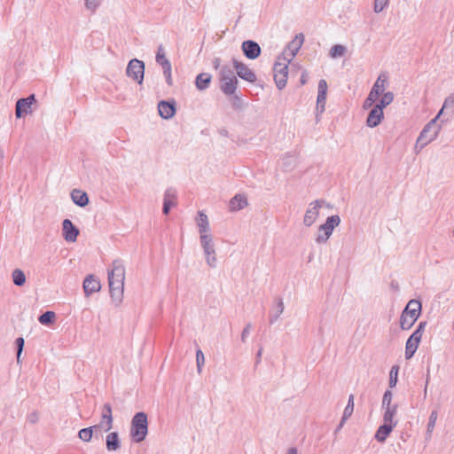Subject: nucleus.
<instances>
[{
  "mask_svg": "<svg viewBox=\"0 0 454 454\" xmlns=\"http://www.w3.org/2000/svg\"><path fill=\"white\" fill-rule=\"evenodd\" d=\"M125 281V266L121 259H115L108 270V285L110 294L116 305L120 304L123 298Z\"/></svg>",
  "mask_w": 454,
  "mask_h": 454,
  "instance_id": "obj_1",
  "label": "nucleus"
},
{
  "mask_svg": "<svg viewBox=\"0 0 454 454\" xmlns=\"http://www.w3.org/2000/svg\"><path fill=\"white\" fill-rule=\"evenodd\" d=\"M148 434L147 415L141 411L137 412L131 419L130 437L135 442L144 441Z\"/></svg>",
  "mask_w": 454,
  "mask_h": 454,
  "instance_id": "obj_2",
  "label": "nucleus"
},
{
  "mask_svg": "<svg viewBox=\"0 0 454 454\" xmlns=\"http://www.w3.org/2000/svg\"><path fill=\"white\" fill-rule=\"evenodd\" d=\"M421 303L418 300H411L400 317V326L403 330H409L419 317Z\"/></svg>",
  "mask_w": 454,
  "mask_h": 454,
  "instance_id": "obj_3",
  "label": "nucleus"
},
{
  "mask_svg": "<svg viewBox=\"0 0 454 454\" xmlns=\"http://www.w3.org/2000/svg\"><path fill=\"white\" fill-rule=\"evenodd\" d=\"M291 61L286 59V57H278L274 64V81L277 87L282 90L286 87L288 74V64Z\"/></svg>",
  "mask_w": 454,
  "mask_h": 454,
  "instance_id": "obj_4",
  "label": "nucleus"
},
{
  "mask_svg": "<svg viewBox=\"0 0 454 454\" xmlns=\"http://www.w3.org/2000/svg\"><path fill=\"white\" fill-rule=\"evenodd\" d=\"M340 223V218L338 215L327 217L325 223L318 227V232L315 239L317 244L325 243L333 234L335 227Z\"/></svg>",
  "mask_w": 454,
  "mask_h": 454,
  "instance_id": "obj_5",
  "label": "nucleus"
},
{
  "mask_svg": "<svg viewBox=\"0 0 454 454\" xmlns=\"http://www.w3.org/2000/svg\"><path fill=\"white\" fill-rule=\"evenodd\" d=\"M221 89L226 95L235 93L238 84V79L233 71L227 66H223L220 71Z\"/></svg>",
  "mask_w": 454,
  "mask_h": 454,
  "instance_id": "obj_6",
  "label": "nucleus"
},
{
  "mask_svg": "<svg viewBox=\"0 0 454 454\" xmlns=\"http://www.w3.org/2000/svg\"><path fill=\"white\" fill-rule=\"evenodd\" d=\"M387 84V80L386 75L380 74L378 76L376 82H374L368 97L365 98V100L364 102V105H363L364 109H368L373 106L374 102L377 100L379 96L384 92Z\"/></svg>",
  "mask_w": 454,
  "mask_h": 454,
  "instance_id": "obj_7",
  "label": "nucleus"
},
{
  "mask_svg": "<svg viewBox=\"0 0 454 454\" xmlns=\"http://www.w3.org/2000/svg\"><path fill=\"white\" fill-rule=\"evenodd\" d=\"M200 246L203 249L207 264L210 268H215L217 265L216 252L213 240V236L200 237Z\"/></svg>",
  "mask_w": 454,
  "mask_h": 454,
  "instance_id": "obj_8",
  "label": "nucleus"
},
{
  "mask_svg": "<svg viewBox=\"0 0 454 454\" xmlns=\"http://www.w3.org/2000/svg\"><path fill=\"white\" fill-rule=\"evenodd\" d=\"M325 203L323 200H316L308 205L302 221L306 227H310L316 223Z\"/></svg>",
  "mask_w": 454,
  "mask_h": 454,
  "instance_id": "obj_9",
  "label": "nucleus"
},
{
  "mask_svg": "<svg viewBox=\"0 0 454 454\" xmlns=\"http://www.w3.org/2000/svg\"><path fill=\"white\" fill-rule=\"evenodd\" d=\"M392 392L387 390L382 398V409L384 410L383 422L396 420L395 416L398 410L396 403H392Z\"/></svg>",
  "mask_w": 454,
  "mask_h": 454,
  "instance_id": "obj_10",
  "label": "nucleus"
},
{
  "mask_svg": "<svg viewBox=\"0 0 454 454\" xmlns=\"http://www.w3.org/2000/svg\"><path fill=\"white\" fill-rule=\"evenodd\" d=\"M145 74V63L137 59H131L126 69V74L137 82L138 84H142Z\"/></svg>",
  "mask_w": 454,
  "mask_h": 454,
  "instance_id": "obj_11",
  "label": "nucleus"
},
{
  "mask_svg": "<svg viewBox=\"0 0 454 454\" xmlns=\"http://www.w3.org/2000/svg\"><path fill=\"white\" fill-rule=\"evenodd\" d=\"M113 424L112 407L109 403H105L102 407L100 421L94 426L95 431L108 432L112 429Z\"/></svg>",
  "mask_w": 454,
  "mask_h": 454,
  "instance_id": "obj_12",
  "label": "nucleus"
},
{
  "mask_svg": "<svg viewBox=\"0 0 454 454\" xmlns=\"http://www.w3.org/2000/svg\"><path fill=\"white\" fill-rule=\"evenodd\" d=\"M303 42L304 35L302 34L296 35L292 42H290L286 46L282 57H286V59L291 61L301 49Z\"/></svg>",
  "mask_w": 454,
  "mask_h": 454,
  "instance_id": "obj_13",
  "label": "nucleus"
},
{
  "mask_svg": "<svg viewBox=\"0 0 454 454\" xmlns=\"http://www.w3.org/2000/svg\"><path fill=\"white\" fill-rule=\"evenodd\" d=\"M35 102V95L32 94L25 98H20L16 102L15 115L20 118L23 114H27L32 112L31 106Z\"/></svg>",
  "mask_w": 454,
  "mask_h": 454,
  "instance_id": "obj_14",
  "label": "nucleus"
},
{
  "mask_svg": "<svg viewBox=\"0 0 454 454\" xmlns=\"http://www.w3.org/2000/svg\"><path fill=\"white\" fill-rule=\"evenodd\" d=\"M327 82L325 80L321 79L318 82L317 98V112L323 114L325 109L326 95H327Z\"/></svg>",
  "mask_w": 454,
  "mask_h": 454,
  "instance_id": "obj_15",
  "label": "nucleus"
},
{
  "mask_svg": "<svg viewBox=\"0 0 454 454\" xmlns=\"http://www.w3.org/2000/svg\"><path fill=\"white\" fill-rule=\"evenodd\" d=\"M83 291L86 297L90 296L94 293H98L101 289V284L98 278L94 275H88L83 280Z\"/></svg>",
  "mask_w": 454,
  "mask_h": 454,
  "instance_id": "obj_16",
  "label": "nucleus"
},
{
  "mask_svg": "<svg viewBox=\"0 0 454 454\" xmlns=\"http://www.w3.org/2000/svg\"><path fill=\"white\" fill-rule=\"evenodd\" d=\"M233 66L237 71L238 75L249 82H254L256 81L255 74L245 64L233 59Z\"/></svg>",
  "mask_w": 454,
  "mask_h": 454,
  "instance_id": "obj_17",
  "label": "nucleus"
},
{
  "mask_svg": "<svg viewBox=\"0 0 454 454\" xmlns=\"http://www.w3.org/2000/svg\"><path fill=\"white\" fill-rule=\"evenodd\" d=\"M62 234L66 241L74 242L79 235V230L69 219H65L62 223Z\"/></svg>",
  "mask_w": 454,
  "mask_h": 454,
  "instance_id": "obj_18",
  "label": "nucleus"
},
{
  "mask_svg": "<svg viewBox=\"0 0 454 454\" xmlns=\"http://www.w3.org/2000/svg\"><path fill=\"white\" fill-rule=\"evenodd\" d=\"M397 423L398 420L384 422L376 431L375 439L380 442H384Z\"/></svg>",
  "mask_w": 454,
  "mask_h": 454,
  "instance_id": "obj_19",
  "label": "nucleus"
},
{
  "mask_svg": "<svg viewBox=\"0 0 454 454\" xmlns=\"http://www.w3.org/2000/svg\"><path fill=\"white\" fill-rule=\"evenodd\" d=\"M242 51L247 59H254L261 53V47L254 41L247 40L242 43Z\"/></svg>",
  "mask_w": 454,
  "mask_h": 454,
  "instance_id": "obj_20",
  "label": "nucleus"
},
{
  "mask_svg": "<svg viewBox=\"0 0 454 454\" xmlns=\"http://www.w3.org/2000/svg\"><path fill=\"white\" fill-rule=\"evenodd\" d=\"M383 118V110L380 106H374L367 116L366 125L370 128H375L381 122Z\"/></svg>",
  "mask_w": 454,
  "mask_h": 454,
  "instance_id": "obj_21",
  "label": "nucleus"
},
{
  "mask_svg": "<svg viewBox=\"0 0 454 454\" xmlns=\"http://www.w3.org/2000/svg\"><path fill=\"white\" fill-rule=\"evenodd\" d=\"M196 222L200 238L212 235L210 231L209 221L206 214H204L202 211H199Z\"/></svg>",
  "mask_w": 454,
  "mask_h": 454,
  "instance_id": "obj_22",
  "label": "nucleus"
},
{
  "mask_svg": "<svg viewBox=\"0 0 454 454\" xmlns=\"http://www.w3.org/2000/svg\"><path fill=\"white\" fill-rule=\"evenodd\" d=\"M427 133V129L426 130H421L417 141H416V144H415V146H414V152L416 154L419 153L420 151L426 146L429 143H431L432 141H434L437 136H438V129H434V130L432 132V137H430V139H427V141H424V138L426 137L425 134Z\"/></svg>",
  "mask_w": 454,
  "mask_h": 454,
  "instance_id": "obj_23",
  "label": "nucleus"
},
{
  "mask_svg": "<svg viewBox=\"0 0 454 454\" xmlns=\"http://www.w3.org/2000/svg\"><path fill=\"white\" fill-rule=\"evenodd\" d=\"M158 111L160 117L169 119L173 117L176 113L175 103L162 100L158 104Z\"/></svg>",
  "mask_w": 454,
  "mask_h": 454,
  "instance_id": "obj_24",
  "label": "nucleus"
},
{
  "mask_svg": "<svg viewBox=\"0 0 454 454\" xmlns=\"http://www.w3.org/2000/svg\"><path fill=\"white\" fill-rule=\"evenodd\" d=\"M176 192L174 189L168 188L165 191L164 193V202H163V213L168 215L169 213L170 207L176 204Z\"/></svg>",
  "mask_w": 454,
  "mask_h": 454,
  "instance_id": "obj_25",
  "label": "nucleus"
},
{
  "mask_svg": "<svg viewBox=\"0 0 454 454\" xmlns=\"http://www.w3.org/2000/svg\"><path fill=\"white\" fill-rule=\"evenodd\" d=\"M106 447L108 451H116L121 448V442L117 432H111L106 435Z\"/></svg>",
  "mask_w": 454,
  "mask_h": 454,
  "instance_id": "obj_26",
  "label": "nucleus"
},
{
  "mask_svg": "<svg viewBox=\"0 0 454 454\" xmlns=\"http://www.w3.org/2000/svg\"><path fill=\"white\" fill-rule=\"evenodd\" d=\"M71 199L73 202L79 207H85L89 203L87 193L81 190H73L71 192Z\"/></svg>",
  "mask_w": 454,
  "mask_h": 454,
  "instance_id": "obj_27",
  "label": "nucleus"
},
{
  "mask_svg": "<svg viewBox=\"0 0 454 454\" xmlns=\"http://www.w3.org/2000/svg\"><path fill=\"white\" fill-rule=\"evenodd\" d=\"M247 205V198L244 195L237 194L230 201V209L231 211H238L244 208Z\"/></svg>",
  "mask_w": 454,
  "mask_h": 454,
  "instance_id": "obj_28",
  "label": "nucleus"
},
{
  "mask_svg": "<svg viewBox=\"0 0 454 454\" xmlns=\"http://www.w3.org/2000/svg\"><path fill=\"white\" fill-rule=\"evenodd\" d=\"M211 82V75L207 73H201L197 75L195 80L196 88L199 90H204L208 88Z\"/></svg>",
  "mask_w": 454,
  "mask_h": 454,
  "instance_id": "obj_29",
  "label": "nucleus"
},
{
  "mask_svg": "<svg viewBox=\"0 0 454 454\" xmlns=\"http://www.w3.org/2000/svg\"><path fill=\"white\" fill-rule=\"evenodd\" d=\"M442 114V109L440 110L438 114L432 119L429 122H427L422 130L427 129V133L425 134L426 137L424 138V141H427V139H430L432 137V132L434 130V129H438V131L440 130V127L436 126V121L440 117V115Z\"/></svg>",
  "mask_w": 454,
  "mask_h": 454,
  "instance_id": "obj_30",
  "label": "nucleus"
},
{
  "mask_svg": "<svg viewBox=\"0 0 454 454\" xmlns=\"http://www.w3.org/2000/svg\"><path fill=\"white\" fill-rule=\"evenodd\" d=\"M419 341L409 337L405 345V358L411 359L418 349Z\"/></svg>",
  "mask_w": 454,
  "mask_h": 454,
  "instance_id": "obj_31",
  "label": "nucleus"
},
{
  "mask_svg": "<svg viewBox=\"0 0 454 454\" xmlns=\"http://www.w3.org/2000/svg\"><path fill=\"white\" fill-rule=\"evenodd\" d=\"M13 284L17 286H22L26 283V276L22 270L15 269L12 273Z\"/></svg>",
  "mask_w": 454,
  "mask_h": 454,
  "instance_id": "obj_32",
  "label": "nucleus"
},
{
  "mask_svg": "<svg viewBox=\"0 0 454 454\" xmlns=\"http://www.w3.org/2000/svg\"><path fill=\"white\" fill-rule=\"evenodd\" d=\"M438 418V413L436 411H433L429 416V420L427 426V440H430L433 431L435 427V423Z\"/></svg>",
  "mask_w": 454,
  "mask_h": 454,
  "instance_id": "obj_33",
  "label": "nucleus"
},
{
  "mask_svg": "<svg viewBox=\"0 0 454 454\" xmlns=\"http://www.w3.org/2000/svg\"><path fill=\"white\" fill-rule=\"evenodd\" d=\"M160 66L162 67L163 75L166 79V82L168 85L171 86L173 84L172 80V67L170 61H167L164 63L160 64Z\"/></svg>",
  "mask_w": 454,
  "mask_h": 454,
  "instance_id": "obj_34",
  "label": "nucleus"
},
{
  "mask_svg": "<svg viewBox=\"0 0 454 454\" xmlns=\"http://www.w3.org/2000/svg\"><path fill=\"white\" fill-rule=\"evenodd\" d=\"M394 100V94L390 91L388 92H383L382 98L380 99V101L375 105L377 106H380V109H384L388 105H390Z\"/></svg>",
  "mask_w": 454,
  "mask_h": 454,
  "instance_id": "obj_35",
  "label": "nucleus"
},
{
  "mask_svg": "<svg viewBox=\"0 0 454 454\" xmlns=\"http://www.w3.org/2000/svg\"><path fill=\"white\" fill-rule=\"evenodd\" d=\"M346 47L341 44L333 45L329 52L332 59H337L342 57L346 53Z\"/></svg>",
  "mask_w": 454,
  "mask_h": 454,
  "instance_id": "obj_36",
  "label": "nucleus"
},
{
  "mask_svg": "<svg viewBox=\"0 0 454 454\" xmlns=\"http://www.w3.org/2000/svg\"><path fill=\"white\" fill-rule=\"evenodd\" d=\"M93 430H95V427L94 426L93 427H86V428H82L79 431L78 433V437L85 442H89L91 438H92V435H93Z\"/></svg>",
  "mask_w": 454,
  "mask_h": 454,
  "instance_id": "obj_37",
  "label": "nucleus"
},
{
  "mask_svg": "<svg viewBox=\"0 0 454 454\" xmlns=\"http://www.w3.org/2000/svg\"><path fill=\"white\" fill-rule=\"evenodd\" d=\"M55 317L56 315L53 311H46L38 317V321L42 325H48L53 323Z\"/></svg>",
  "mask_w": 454,
  "mask_h": 454,
  "instance_id": "obj_38",
  "label": "nucleus"
},
{
  "mask_svg": "<svg viewBox=\"0 0 454 454\" xmlns=\"http://www.w3.org/2000/svg\"><path fill=\"white\" fill-rule=\"evenodd\" d=\"M427 325L426 321H422L419 324L417 329L414 331V333L410 336L411 339L418 340L420 342L423 333L425 331Z\"/></svg>",
  "mask_w": 454,
  "mask_h": 454,
  "instance_id": "obj_39",
  "label": "nucleus"
},
{
  "mask_svg": "<svg viewBox=\"0 0 454 454\" xmlns=\"http://www.w3.org/2000/svg\"><path fill=\"white\" fill-rule=\"evenodd\" d=\"M354 411V395L348 396V404L344 409L343 415L344 419H348Z\"/></svg>",
  "mask_w": 454,
  "mask_h": 454,
  "instance_id": "obj_40",
  "label": "nucleus"
},
{
  "mask_svg": "<svg viewBox=\"0 0 454 454\" xmlns=\"http://www.w3.org/2000/svg\"><path fill=\"white\" fill-rule=\"evenodd\" d=\"M205 364V356L201 349H197L196 351V365L198 373L200 374L202 372V368Z\"/></svg>",
  "mask_w": 454,
  "mask_h": 454,
  "instance_id": "obj_41",
  "label": "nucleus"
},
{
  "mask_svg": "<svg viewBox=\"0 0 454 454\" xmlns=\"http://www.w3.org/2000/svg\"><path fill=\"white\" fill-rule=\"evenodd\" d=\"M155 59L159 65L168 61V59L166 58L164 47L161 44L158 46Z\"/></svg>",
  "mask_w": 454,
  "mask_h": 454,
  "instance_id": "obj_42",
  "label": "nucleus"
},
{
  "mask_svg": "<svg viewBox=\"0 0 454 454\" xmlns=\"http://www.w3.org/2000/svg\"><path fill=\"white\" fill-rule=\"evenodd\" d=\"M389 4V0H374L373 11L376 13L381 12Z\"/></svg>",
  "mask_w": 454,
  "mask_h": 454,
  "instance_id": "obj_43",
  "label": "nucleus"
},
{
  "mask_svg": "<svg viewBox=\"0 0 454 454\" xmlns=\"http://www.w3.org/2000/svg\"><path fill=\"white\" fill-rule=\"evenodd\" d=\"M284 309H285V307H284L283 300L278 298L277 301V308H276L275 315H274L273 318L270 319V323H273L280 317V315L284 312Z\"/></svg>",
  "mask_w": 454,
  "mask_h": 454,
  "instance_id": "obj_44",
  "label": "nucleus"
},
{
  "mask_svg": "<svg viewBox=\"0 0 454 454\" xmlns=\"http://www.w3.org/2000/svg\"><path fill=\"white\" fill-rule=\"evenodd\" d=\"M398 366H393L390 370L389 387H394L397 383Z\"/></svg>",
  "mask_w": 454,
  "mask_h": 454,
  "instance_id": "obj_45",
  "label": "nucleus"
},
{
  "mask_svg": "<svg viewBox=\"0 0 454 454\" xmlns=\"http://www.w3.org/2000/svg\"><path fill=\"white\" fill-rule=\"evenodd\" d=\"M24 343H25V341H24V339L22 337H19L15 340V344H16V347H17V363L18 364L20 363V356H21V353L23 351Z\"/></svg>",
  "mask_w": 454,
  "mask_h": 454,
  "instance_id": "obj_46",
  "label": "nucleus"
},
{
  "mask_svg": "<svg viewBox=\"0 0 454 454\" xmlns=\"http://www.w3.org/2000/svg\"><path fill=\"white\" fill-rule=\"evenodd\" d=\"M101 0H85L86 8L94 12L96 9L99 6Z\"/></svg>",
  "mask_w": 454,
  "mask_h": 454,
  "instance_id": "obj_47",
  "label": "nucleus"
},
{
  "mask_svg": "<svg viewBox=\"0 0 454 454\" xmlns=\"http://www.w3.org/2000/svg\"><path fill=\"white\" fill-rule=\"evenodd\" d=\"M282 161H283V166L286 168H293V166L294 164L295 159L294 156L287 154L282 159Z\"/></svg>",
  "mask_w": 454,
  "mask_h": 454,
  "instance_id": "obj_48",
  "label": "nucleus"
},
{
  "mask_svg": "<svg viewBox=\"0 0 454 454\" xmlns=\"http://www.w3.org/2000/svg\"><path fill=\"white\" fill-rule=\"evenodd\" d=\"M449 107H454V93L450 94L449 97L445 98L442 109L443 110L444 108Z\"/></svg>",
  "mask_w": 454,
  "mask_h": 454,
  "instance_id": "obj_49",
  "label": "nucleus"
},
{
  "mask_svg": "<svg viewBox=\"0 0 454 454\" xmlns=\"http://www.w3.org/2000/svg\"><path fill=\"white\" fill-rule=\"evenodd\" d=\"M27 420L28 423L34 425L39 421V413L37 411H33L27 415Z\"/></svg>",
  "mask_w": 454,
  "mask_h": 454,
  "instance_id": "obj_50",
  "label": "nucleus"
},
{
  "mask_svg": "<svg viewBox=\"0 0 454 454\" xmlns=\"http://www.w3.org/2000/svg\"><path fill=\"white\" fill-rule=\"evenodd\" d=\"M250 330H251V324H247V326L243 329V331L241 333V341L242 342L245 343L247 341V338L250 333Z\"/></svg>",
  "mask_w": 454,
  "mask_h": 454,
  "instance_id": "obj_51",
  "label": "nucleus"
},
{
  "mask_svg": "<svg viewBox=\"0 0 454 454\" xmlns=\"http://www.w3.org/2000/svg\"><path fill=\"white\" fill-rule=\"evenodd\" d=\"M286 454H298V450L295 447H291L287 450Z\"/></svg>",
  "mask_w": 454,
  "mask_h": 454,
  "instance_id": "obj_52",
  "label": "nucleus"
},
{
  "mask_svg": "<svg viewBox=\"0 0 454 454\" xmlns=\"http://www.w3.org/2000/svg\"><path fill=\"white\" fill-rule=\"evenodd\" d=\"M346 420L347 419H344V417L341 418V420H340L339 426L337 427L336 431H339V430H340L342 428V427L345 424Z\"/></svg>",
  "mask_w": 454,
  "mask_h": 454,
  "instance_id": "obj_53",
  "label": "nucleus"
},
{
  "mask_svg": "<svg viewBox=\"0 0 454 454\" xmlns=\"http://www.w3.org/2000/svg\"><path fill=\"white\" fill-rule=\"evenodd\" d=\"M262 348L259 349V351L257 352V355H256V357H257V363L260 362V358H261V356H262Z\"/></svg>",
  "mask_w": 454,
  "mask_h": 454,
  "instance_id": "obj_54",
  "label": "nucleus"
},
{
  "mask_svg": "<svg viewBox=\"0 0 454 454\" xmlns=\"http://www.w3.org/2000/svg\"><path fill=\"white\" fill-rule=\"evenodd\" d=\"M214 64H215V68H217V67H218V66H219V64H220V60H219L218 59H216L215 60Z\"/></svg>",
  "mask_w": 454,
  "mask_h": 454,
  "instance_id": "obj_55",
  "label": "nucleus"
},
{
  "mask_svg": "<svg viewBox=\"0 0 454 454\" xmlns=\"http://www.w3.org/2000/svg\"><path fill=\"white\" fill-rule=\"evenodd\" d=\"M301 84H304L306 82V79L304 78V75L301 76Z\"/></svg>",
  "mask_w": 454,
  "mask_h": 454,
  "instance_id": "obj_56",
  "label": "nucleus"
}]
</instances>
